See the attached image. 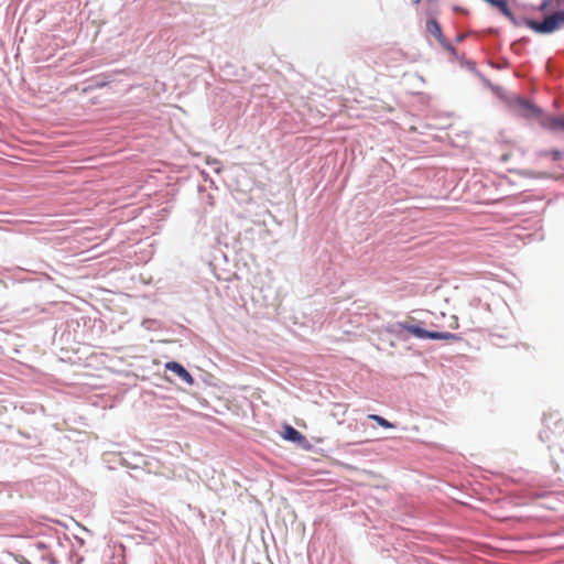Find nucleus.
I'll list each match as a JSON object with an SVG mask.
<instances>
[{
	"mask_svg": "<svg viewBox=\"0 0 564 564\" xmlns=\"http://www.w3.org/2000/svg\"><path fill=\"white\" fill-rule=\"evenodd\" d=\"M426 31L433 35L438 44L451 54L456 53V48L445 39L442 32L440 23L435 19H429L426 21Z\"/></svg>",
	"mask_w": 564,
	"mask_h": 564,
	"instance_id": "7ed1b4c3",
	"label": "nucleus"
},
{
	"mask_svg": "<svg viewBox=\"0 0 564 564\" xmlns=\"http://www.w3.org/2000/svg\"><path fill=\"white\" fill-rule=\"evenodd\" d=\"M413 3L417 4L421 0H411Z\"/></svg>",
	"mask_w": 564,
	"mask_h": 564,
	"instance_id": "f8f14e48",
	"label": "nucleus"
},
{
	"mask_svg": "<svg viewBox=\"0 0 564 564\" xmlns=\"http://www.w3.org/2000/svg\"><path fill=\"white\" fill-rule=\"evenodd\" d=\"M165 368L171 372L175 373L180 379H182L187 384H193L194 379L192 375L178 362L170 361L165 365Z\"/></svg>",
	"mask_w": 564,
	"mask_h": 564,
	"instance_id": "20e7f679",
	"label": "nucleus"
},
{
	"mask_svg": "<svg viewBox=\"0 0 564 564\" xmlns=\"http://www.w3.org/2000/svg\"><path fill=\"white\" fill-rule=\"evenodd\" d=\"M282 436L283 438L291 441L293 443L302 444L306 442V437L291 425L284 426Z\"/></svg>",
	"mask_w": 564,
	"mask_h": 564,
	"instance_id": "39448f33",
	"label": "nucleus"
},
{
	"mask_svg": "<svg viewBox=\"0 0 564 564\" xmlns=\"http://www.w3.org/2000/svg\"><path fill=\"white\" fill-rule=\"evenodd\" d=\"M549 3H550V1H549V0H544V1L541 3L540 9H541V10H545V9L549 7Z\"/></svg>",
	"mask_w": 564,
	"mask_h": 564,
	"instance_id": "1a4fd4ad",
	"label": "nucleus"
},
{
	"mask_svg": "<svg viewBox=\"0 0 564 564\" xmlns=\"http://www.w3.org/2000/svg\"><path fill=\"white\" fill-rule=\"evenodd\" d=\"M368 419L377 422L380 426L384 427V429H392L393 427V424L390 423L388 420H386L384 417L380 416V415H377V414H369L368 415Z\"/></svg>",
	"mask_w": 564,
	"mask_h": 564,
	"instance_id": "0eeeda50",
	"label": "nucleus"
},
{
	"mask_svg": "<svg viewBox=\"0 0 564 564\" xmlns=\"http://www.w3.org/2000/svg\"><path fill=\"white\" fill-rule=\"evenodd\" d=\"M542 124L550 130L564 129V118L547 117Z\"/></svg>",
	"mask_w": 564,
	"mask_h": 564,
	"instance_id": "423d86ee",
	"label": "nucleus"
},
{
	"mask_svg": "<svg viewBox=\"0 0 564 564\" xmlns=\"http://www.w3.org/2000/svg\"><path fill=\"white\" fill-rule=\"evenodd\" d=\"M400 326L417 338L423 339H442V340H458L459 337L455 334L447 332H430L425 330L416 325H410L406 323L400 324Z\"/></svg>",
	"mask_w": 564,
	"mask_h": 564,
	"instance_id": "f03ea898",
	"label": "nucleus"
},
{
	"mask_svg": "<svg viewBox=\"0 0 564 564\" xmlns=\"http://www.w3.org/2000/svg\"><path fill=\"white\" fill-rule=\"evenodd\" d=\"M105 84L104 83H100V84H97L96 87H104Z\"/></svg>",
	"mask_w": 564,
	"mask_h": 564,
	"instance_id": "9b49d317",
	"label": "nucleus"
},
{
	"mask_svg": "<svg viewBox=\"0 0 564 564\" xmlns=\"http://www.w3.org/2000/svg\"><path fill=\"white\" fill-rule=\"evenodd\" d=\"M544 155H550L555 161L561 159V156H562V154L558 150H552V151L544 152Z\"/></svg>",
	"mask_w": 564,
	"mask_h": 564,
	"instance_id": "6e6552de",
	"label": "nucleus"
},
{
	"mask_svg": "<svg viewBox=\"0 0 564 564\" xmlns=\"http://www.w3.org/2000/svg\"><path fill=\"white\" fill-rule=\"evenodd\" d=\"M464 39H465V35H463V34H462V35H458V36H457L456 41H457V42H462Z\"/></svg>",
	"mask_w": 564,
	"mask_h": 564,
	"instance_id": "9d476101",
	"label": "nucleus"
},
{
	"mask_svg": "<svg viewBox=\"0 0 564 564\" xmlns=\"http://www.w3.org/2000/svg\"><path fill=\"white\" fill-rule=\"evenodd\" d=\"M525 25L540 34L553 33L564 26V10L546 17L542 22L525 20Z\"/></svg>",
	"mask_w": 564,
	"mask_h": 564,
	"instance_id": "f257e3e1",
	"label": "nucleus"
}]
</instances>
